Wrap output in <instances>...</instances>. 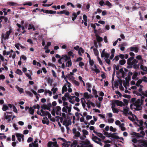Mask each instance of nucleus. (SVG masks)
<instances>
[{
  "instance_id": "1",
  "label": "nucleus",
  "mask_w": 147,
  "mask_h": 147,
  "mask_svg": "<svg viewBox=\"0 0 147 147\" xmlns=\"http://www.w3.org/2000/svg\"><path fill=\"white\" fill-rule=\"evenodd\" d=\"M134 57H131L128 58L127 60V68L128 69H130L132 67V63H135L137 62V59H134Z\"/></svg>"
},
{
  "instance_id": "2",
  "label": "nucleus",
  "mask_w": 147,
  "mask_h": 147,
  "mask_svg": "<svg viewBox=\"0 0 147 147\" xmlns=\"http://www.w3.org/2000/svg\"><path fill=\"white\" fill-rule=\"evenodd\" d=\"M141 100L140 98L137 99L135 102V103L134 105L136 106V107L134 109L136 111H140L142 110V107H141Z\"/></svg>"
},
{
  "instance_id": "3",
  "label": "nucleus",
  "mask_w": 147,
  "mask_h": 147,
  "mask_svg": "<svg viewBox=\"0 0 147 147\" xmlns=\"http://www.w3.org/2000/svg\"><path fill=\"white\" fill-rule=\"evenodd\" d=\"M80 144L82 145L80 147H84L83 146L86 145H87L85 146L86 147H93L92 145L90 144V141L87 139L85 141H81Z\"/></svg>"
},
{
  "instance_id": "4",
  "label": "nucleus",
  "mask_w": 147,
  "mask_h": 147,
  "mask_svg": "<svg viewBox=\"0 0 147 147\" xmlns=\"http://www.w3.org/2000/svg\"><path fill=\"white\" fill-rule=\"evenodd\" d=\"M40 11H42L44 13H46L48 14H55L56 13V11H53L52 10H44L43 9H42Z\"/></svg>"
},
{
  "instance_id": "5",
  "label": "nucleus",
  "mask_w": 147,
  "mask_h": 147,
  "mask_svg": "<svg viewBox=\"0 0 147 147\" xmlns=\"http://www.w3.org/2000/svg\"><path fill=\"white\" fill-rule=\"evenodd\" d=\"M7 113L11 114V112H6L4 114L5 118L6 119H7L8 122H9L11 121L12 116L11 115H7Z\"/></svg>"
},
{
  "instance_id": "6",
  "label": "nucleus",
  "mask_w": 147,
  "mask_h": 147,
  "mask_svg": "<svg viewBox=\"0 0 147 147\" xmlns=\"http://www.w3.org/2000/svg\"><path fill=\"white\" fill-rule=\"evenodd\" d=\"M137 62L135 63H132L131 67V68H133L134 69H139V66H140V65L139 64H136L138 62V61L137 60Z\"/></svg>"
},
{
  "instance_id": "7",
  "label": "nucleus",
  "mask_w": 147,
  "mask_h": 147,
  "mask_svg": "<svg viewBox=\"0 0 147 147\" xmlns=\"http://www.w3.org/2000/svg\"><path fill=\"white\" fill-rule=\"evenodd\" d=\"M42 121L43 124H46L48 125L49 124V121L47 117H44Z\"/></svg>"
},
{
  "instance_id": "8",
  "label": "nucleus",
  "mask_w": 147,
  "mask_h": 147,
  "mask_svg": "<svg viewBox=\"0 0 147 147\" xmlns=\"http://www.w3.org/2000/svg\"><path fill=\"white\" fill-rule=\"evenodd\" d=\"M133 74V73L131 72H129L127 77L125 78L126 83H128L129 81L131 80V76Z\"/></svg>"
},
{
  "instance_id": "9",
  "label": "nucleus",
  "mask_w": 147,
  "mask_h": 147,
  "mask_svg": "<svg viewBox=\"0 0 147 147\" xmlns=\"http://www.w3.org/2000/svg\"><path fill=\"white\" fill-rule=\"evenodd\" d=\"M114 103L117 106L120 107H122L123 105H124L122 101L118 100H114Z\"/></svg>"
},
{
  "instance_id": "10",
  "label": "nucleus",
  "mask_w": 147,
  "mask_h": 147,
  "mask_svg": "<svg viewBox=\"0 0 147 147\" xmlns=\"http://www.w3.org/2000/svg\"><path fill=\"white\" fill-rule=\"evenodd\" d=\"M57 13L59 14H61L63 13H65V15L67 16H69V12L65 10H63L62 11H57Z\"/></svg>"
},
{
  "instance_id": "11",
  "label": "nucleus",
  "mask_w": 147,
  "mask_h": 147,
  "mask_svg": "<svg viewBox=\"0 0 147 147\" xmlns=\"http://www.w3.org/2000/svg\"><path fill=\"white\" fill-rule=\"evenodd\" d=\"M57 144V143L56 141L54 142H49L47 144L48 147H52V145L55 146Z\"/></svg>"
},
{
  "instance_id": "12",
  "label": "nucleus",
  "mask_w": 147,
  "mask_h": 147,
  "mask_svg": "<svg viewBox=\"0 0 147 147\" xmlns=\"http://www.w3.org/2000/svg\"><path fill=\"white\" fill-rule=\"evenodd\" d=\"M16 136L18 140L20 142L21 141V138H22V139H23L24 135L22 134L19 133H17L16 134Z\"/></svg>"
},
{
  "instance_id": "13",
  "label": "nucleus",
  "mask_w": 147,
  "mask_h": 147,
  "mask_svg": "<svg viewBox=\"0 0 147 147\" xmlns=\"http://www.w3.org/2000/svg\"><path fill=\"white\" fill-rule=\"evenodd\" d=\"M61 57H63V59L65 62L68 60L69 61L71 59L70 57H68L66 55H62L61 56Z\"/></svg>"
},
{
  "instance_id": "14",
  "label": "nucleus",
  "mask_w": 147,
  "mask_h": 147,
  "mask_svg": "<svg viewBox=\"0 0 147 147\" xmlns=\"http://www.w3.org/2000/svg\"><path fill=\"white\" fill-rule=\"evenodd\" d=\"M129 111V108L127 107L125 108H124L123 113L126 116H127L128 115V112Z\"/></svg>"
},
{
  "instance_id": "15",
  "label": "nucleus",
  "mask_w": 147,
  "mask_h": 147,
  "mask_svg": "<svg viewBox=\"0 0 147 147\" xmlns=\"http://www.w3.org/2000/svg\"><path fill=\"white\" fill-rule=\"evenodd\" d=\"M96 36L97 41L98 42H100L102 41L103 38L102 37L100 36L99 35H98L97 34H96Z\"/></svg>"
},
{
  "instance_id": "16",
  "label": "nucleus",
  "mask_w": 147,
  "mask_h": 147,
  "mask_svg": "<svg viewBox=\"0 0 147 147\" xmlns=\"http://www.w3.org/2000/svg\"><path fill=\"white\" fill-rule=\"evenodd\" d=\"M9 35L8 34H6V33L4 35L3 34L2 35V38H3L4 40H6V39H8L9 38Z\"/></svg>"
},
{
  "instance_id": "17",
  "label": "nucleus",
  "mask_w": 147,
  "mask_h": 147,
  "mask_svg": "<svg viewBox=\"0 0 147 147\" xmlns=\"http://www.w3.org/2000/svg\"><path fill=\"white\" fill-rule=\"evenodd\" d=\"M40 112L41 113V116H45L47 115V114L48 113V111H45L43 109H41Z\"/></svg>"
},
{
  "instance_id": "18",
  "label": "nucleus",
  "mask_w": 147,
  "mask_h": 147,
  "mask_svg": "<svg viewBox=\"0 0 147 147\" xmlns=\"http://www.w3.org/2000/svg\"><path fill=\"white\" fill-rule=\"evenodd\" d=\"M140 68V69L143 71L147 72V67H144L142 64H141Z\"/></svg>"
},
{
  "instance_id": "19",
  "label": "nucleus",
  "mask_w": 147,
  "mask_h": 147,
  "mask_svg": "<svg viewBox=\"0 0 147 147\" xmlns=\"http://www.w3.org/2000/svg\"><path fill=\"white\" fill-rule=\"evenodd\" d=\"M72 62L71 61V59H70L66 63V67H71L72 65Z\"/></svg>"
},
{
  "instance_id": "20",
  "label": "nucleus",
  "mask_w": 147,
  "mask_h": 147,
  "mask_svg": "<svg viewBox=\"0 0 147 147\" xmlns=\"http://www.w3.org/2000/svg\"><path fill=\"white\" fill-rule=\"evenodd\" d=\"M143 81V79H139V80L137 82H136V86H139L140 85V84H141L142 82Z\"/></svg>"
},
{
  "instance_id": "21",
  "label": "nucleus",
  "mask_w": 147,
  "mask_h": 147,
  "mask_svg": "<svg viewBox=\"0 0 147 147\" xmlns=\"http://www.w3.org/2000/svg\"><path fill=\"white\" fill-rule=\"evenodd\" d=\"M72 15L73 16L71 18L72 20L73 21H74L76 19L77 16L75 12H73L72 13Z\"/></svg>"
},
{
  "instance_id": "22",
  "label": "nucleus",
  "mask_w": 147,
  "mask_h": 147,
  "mask_svg": "<svg viewBox=\"0 0 147 147\" xmlns=\"http://www.w3.org/2000/svg\"><path fill=\"white\" fill-rule=\"evenodd\" d=\"M126 63V61L125 59H123L119 61V63L121 65H123Z\"/></svg>"
},
{
  "instance_id": "23",
  "label": "nucleus",
  "mask_w": 147,
  "mask_h": 147,
  "mask_svg": "<svg viewBox=\"0 0 147 147\" xmlns=\"http://www.w3.org/2000/svg\"><path fill=\"white\" fill-rule=\"evenodd\" d=\"M16 87L21 93L23 92L24 89L23 88H20L18 86H16Z\"/></svg>"
},
{
  "instance_id": "24",
  "label": "nucleus",
  "mask_w": 147,
  "mask_h": 147,
  "mask_svg": "<svg viewBox=\"0 0 147 147\" xmlns=\"http://www.w3.org/2000/svg\"><path fill=\"white\" fill-rule=\"evenodd\" d=\"M124 124L122 123L120 125L119 127L121 128V130L122 131H124L125 130V128L124 127Z\"/></svg>"
},
{
  "instance_id": "25",
  "label": "nucleus",
  "mask_w": 147,
  "mask_h": 147,
  "mask_svg": "<svg viewBox=\"0 0 147 147\" xmlns=\"http://www.w3.org/2000/svg\"><path fill=\"white\" fill-rule=\"evenodd\" d=\"M61 108L59 106H57L56 107V111L60 112L59 115L61 116Z\"/></svg>"
},
{
  "instance_id": "26",
  "label": "nucleus",
  "mask_w": 147,
  "mask_h": 147,
  "mask_svg": "<svg viewBox=\"0 0 147 147\" xmlns=\"http://www.w3.org/2000/svg\"><path fill=\"white\" fill-rule=\"evenodd\" d=\"M16 73L19 75L21 76L22 75L23 73L21 70L19 69H17L16 71Z\"/></svg>"
},
{
  "instance_id": "27",
  "label": "nucleus",
  "mask_w": 147,
  "mask_h": 147,
  "mask_svg": "<svg viewBox=\"0 0 147 147\" xmlns=\"http://www.w3.org/2000/svg\"><path fill=\"white\" fill-rule=\"evenodd\" d=\"M29 112L31 115H33L34 112V110L32 107H30L29 109Z\"/></svg>"
},
{
  "instance_id": "28",
  "label": "nucleus",
  "mask_w": 147,
  "mask_h": 147,
  "mask_svg": "<svg viewBox=\"0 0 147 147\" xmlns=\"http://www.w3.org/2000/svg\"><path fill=\"white\" fill-rule=\"evenodd\" d=\"M8 106L6 105H3L2 108L3 110L4 111H6L8 109Z\"/></svg>"
},
{
  "instance_id": "29",
  "label": "nucleus",
  "mask_w": 147,
  "mask_h": 147,
  "mask_svg": "<svg viewBox=\"0 0 147 147\" xmlns=\"http://www.w3.org/2000/svg\"><path fill=\"white\" fill-rule=\"evenodd\" d=\"M138 73L136 72H134V74L132 76V79L133 80H135L138 76Z\"/></svg>"
},
{
  "instance_id": "30",
  "label": "nucleus",
  "mask_w": 147,
  "mask_h": 147,
  "mask_svg": "<svg viewBox=\"0 0 147 147\" xmlns=\"http://www.w3.org/2000/svg\"><path fill=\"white\" fill-rule=\"evenodd\" d=\"M104 5H107L110 7H111L112 6L111 4L109 1H106Z\"/></svg>"
},
{
  "instance_id": "31",
  "label": "nucleus",
  "mask_w": 147,
  "mask_h": 147,
  "mask_svg": "<svg viewBox=\"0 0 147 147\" xmlns=\"http://www.w3.org/2000/svg\"><path fill=\"white\" fill-rule=\"evenodd\" d=\"M68 142H68L67 141V143H63L62 144V147H63V146L65 147H69V144H68Z\"/></svg>"
},
{
  "instance_id": "32",
  "label": "nucleus",
  "mask_w": 147,
  "mask_h": 147,
  "mask_svg": "<svg viewBox=\"0 0 147 147\" xmlns=\"http://www.w3.org/2000/svg\"><path fill=\"white\" fill-rule=\"evenodd\" d=\"M64 96L66 98H67L69 100H72V98H71L68 92H66L65 93Z\"/></svg>"
},
{
  "instance_id": "33",
  "label": "nucleus",
  "mask_w": 147,
  "mask_h": 147,
  "mask_svg": "<svg viewBox=\"0 0 147 147\" xmlns=\"http://www.w3.org/2000/svg\"><path fill=\"white\" fill-rule=\"evenodd\" d=\"M47 93H49V94L50 96H51L52 94V93L51 91H50L49 90H46L45 92V93H44L46 95Z\"/></svg>"
},
{
  "instance_id": "34",
  "label": "nucleus",
  "mask_w": 147,
  "mask_h": 147,
  "mask_svg": "<svg viewBox=\"0 0 147 147\" xmlns=\"http://www.w3.org/2000/svg\"><path fill=\"white\" fill-rule=\"evenodd\" d=\"M116 134H114L113 135H112V136H108V138L111 137L113 138L118 139L119 138V137L115 135Z\"/></svg>"
},
{
  "instance_id": "35",
  "label": "nucleus",
  "mask_w": 147,
  "mask_h": 147,
  "mask_svg": "<svg viewBox=\"0 0 147 147\" xmlns=\"http://www.w3.org/2000/svg\"><path fill=\"white\" fill-rule=\"evenodd\" d=\"M84 96L86 98L89 99L90 98L89 95L87 92H85L84 93Z\"/></svg>"
},
{
  "instance_id": "36",
  "label": "nucleus",
  "mask_w": 147,
  "mask_h": 147,
  "mask_svg": "<svg viewBox=\"0 0 147 147\" xmlns=\"http://www.w3.org/2000/svg\"><path fill=\"white\" fill-rule=\"evenodd\" d=\"M67 106H66L63 107L62 109V111L63 112H65L66 113H67Z\"/></svg>"
},
{
  "instance_id": "37",
  "label": "nucleus",
  "mask_w": 147,
  "mask_h": 147,
  "mask_svg": "<svg viewBox=\"0 0 147 147\" xmlns=\"http://www.w3.org/2000/svg\"><path fill=\"white\" fill-rule=\"evenodd\" d=\"M51 90L53 91V94H55L56 92L57 91L58 88H53Z\"/></svg>"
},
{
  "instance_id": "38",
  "label": "nucleus",
  "mask_w": 147,
  "mask_h": 147,
  "mask_svg": "<svg viewBox=\"0 0 147 147\" xmlns=\"http://www.w3.org/2000/svg\"><path fill=\"white\" fill-rule=\"evenodd\" d=\"M94 54L96 56H97L98 54V52L96 49L94 48L93 49Z\"/></svg>"
},
{
  "instance_id": "39",
  "label": "nucleus",
  "mask_w": 147,
  "mask_h": 147,
  "mask_svg": "<svg viewBox=\"0 0 147 147\" xmlns=\"http://www.w3.org/2000/svg\"><path fill=\"white\" fill-rule=\"evenodd\" d=\"M133 134L136 137H142L143 136H141L138 133H136V132H134Z\"/></svg>"
},
{
  "instance_id": "40",
  "label": "nucleus",
  "mask_w": 147,
  "mask_h": 147,
  "mask_svg": "<svg viewBox=\"0 0 147 147\" xmlns=\"http://www.w3.org/2000/svg\"><path fill=\"white\" fill-rule=\"evenodd\" d=\"M110 131L115 132L117 129L115 128H114L112 126H111L110 127Z\"/></svg>"
},
{
  "instance_id": "41",
  "label": "nucleus",
  "mask_w": 147,
  "mask_h": 147,
  "mask_svg": "<svg viewBox=\"0 0 147 147\" xmlns=\"http://www.w3.org/2000/svg\"><path fill=\"white\" fill-rule=\"evenodd\" d=\"M7 4L10 5L14 6L16 4V3L13 2H7Z\"/></svg>"
},
{
  "instance_id": "42",
  "label": "nucleus",
  "mask_w": 147,
  "mask_h": 147,
  "mask_svg": "<svg viewBox=\"0 0 147 147\" xmlns=\"http://www.w3.org/2000/svg\"><path fill=\"white\" fill-rule=\"evenodd\" d=\"M32 107L34 109H37L38 110H39L40 108V106L38 104H37L36 105H34Z\"/></svg>"
},
{
  "instance_id": "43",
  "label": "nucleus",
  "mask_w": 147,
  "mask_h": 147,
  "mask_svg": "<svg viewBox=\"0 0 147 147\" xmlns=\"http://www.w3.org/2000/svg\"><path fill=\"white\" fill-rule=\"evenodd\" d=\"M112 111L114 113H118L119 112V111L118 109L116 108H114L112 109Z\"/></svg>"
},
{
  "instance_id": "44",
  "label": "nucleus",
  "mask_w": 147,
  "mask_h": 147,
  "mask_svg": "<svg viewBox=\"0 0 147 147\" xmlns=\"http://www.w3.org/2000/svg\"><path fill=\"white\" fill-rule=\"evenodd\" d=\"M75 136L76 137H78L80 136V134L79 131H77L75 134Z\"/></svg>"
},
{
  "instance_id": "45",
  "label": "nucleus",
  "mask_w": 147,
  "mask_h": 147,
  "mask_svg": "<svg viewBox=\"0 0 147 147\" xmlns=\"http://www.w3.org/2000/svg\"><path fill=\"white\" fill-rule=\"evenodd\" d=\"M136 98H132L131 99V102L132 103L133 105H134V103H135V102L136 101Z\"/></svg>"
},
{
  "instance_id": "46",
  "label": "nucleus",
  "mask_w": 147,
  "mask_h": 147,
  "mask_svg": "<svg viewBox=\"0 0 147 147\" xmlns=\"http://www.w3.org/2000/svg\"><path fill=\"white\" fill-rule=\"evenodd\" d=\"M71 96V97H72L73 98H76L75 101L76 102H78L80 101V99L79 98H78V97H76L75 96Z\"/></svg>"
},
{
  "instance_id": "47",
  "label": "nucleus",
  "mask_w": 147,
  "mask_h": 147,
  "mask_svg": "<svg viewBox=\"0 0 147 147\" xmlns=\"http://www.w3.org/2000/svg\"><path fill=\"white\" fill-rule=\"evenodd\" d=\"M71 106L72 105L70 104L69 107L67 106V109H68V113H70L71 111Z\"/></svg>"
},
{
  "instance_id": "48",
  "label": "nucleus",
  "mask_w": 147,
  "mask_h": 147,
  "mask_svg": "<svg viewBox=\"0 0 147 147\" xmlns=\"http://www.w3.org/2000/svg\"><path fill=\"white\" fill-rule=\"evenodd\" d=\"M133 94H135L138 96H141L142 94L141 93H140L138 92L137 91H135L133 92Z\"/></svg>"
},
{
  "instance_id": "49",
  "label": "nucleus",
  "mask_w": 147,
  "mask_h": 147,
  "mask_svg": "<svg viewBox=\"0 0 147 147\" xmlns=\"http://www.w3.org/2000/svg\"><path fill=\"white\" fill-rule=\"evenodd\" d=\"M20 45V44L19 43H17L15 44V47L18 49H20V47H19Z\"/></svg>"
},
{
  "instance_id": "50",
  "label": "nucleus",
  "mask_w": 147,
  "mask_h": 147,
  "mask_svg": "<svg viewBox=\"0 0 147 147\" xmlns=\"http://www.w3.org/2000/svg\"><path fill=\"white\" fill-rule=\"evenodd\" d=\"M72 143L74 145V147H76V146L78 144V141L77 140H74L73 142Z\"/></svg>"
},
{
  "instance_id": "51",
  "label": "nucleus",
  "mask_w": 147,
  "mask_h": 147,
  "mask_svg": "<svg viewBox=\"0 0 147 147\" xmlns=\"http://www.w3.org/2000/svg\"><path fill=\"white\" fill-rule=\"evenodd\" d=\"M122 96L125 98H127L128 99L130 98H131V96L129 95H127L126 94H125L122 95Z\"/></svg>"
},
{
  "instance_id": "52",
  "label": "nucleus",
  "mask_w": 147,
  "mask_h": 147,
  "mask_svg": "<svg viewBox=\"0 0 147 147\" xmlns=\"http://www.w3.org/2000/svg\"><path fill=\"white\" fill-rule=\"evenodd\" d=\"M23 5H28L30 6H31L32 5V3L31 2H27L24 4Z\"/></svg>"
},
{
  "instance_id": "53",
  "label": "nucleus",
  "mask_w": 147,
  "mask_h": 147,
  "mask_svg": "<svg viewBox=\"0 0 147 147\" xmlns=\"http://www.w3.org/2000/svg\"><path fill=\"white\" fill-rule=\"evenodd\" d=\"M115 93L117 94H118L119 97H121L122 96L121 94L118 90L115 91Z\"/></svg>"
},
{
  "instance_id": "54",
  "label": "nucleus",
  "mask_w": 147,
  "mask_h": 147,
  "mask_svg": "<svg viewBox=\"0 0 147 147\" xmlns=\"http://www.w3.org/2000/svg\"><path fill=\"white\" fill-rule=\"evenodd\" d=\"M136 59L138 60H142V56L140 55H138L136 57Z\"/></svg>"
},
{
  "instance_id": "55",
  "label": "nucleus",
  "mask_w": 147,
  "mask_h": 147,
  "mask_svg": "<svg viewBox=\"0 0 147 147\" xmlns=\"http://www.w3.org/2000/svg\"><path fill=\"white\" fill-rule=\"evenodd\" d=\"M47 106V105L45 104H43L41 106V108L42 109H43L45 110H46Z\"/></svg>"
},
{
  "instance_id": "56",
  "label": "nucleus",
  "mask_w": 147,
  "mask_h": 147,
  "mask_svg": "<svg viewBox=\"0 0 147 147\" xmlns=\"http://www.w3.org/2000/svg\"><path fill=\"white\" fill-rule=\"evenodd\" d=\"M62 90L65 91V92H66L67 90V88L66 87V85L65 84L62 88Z\"/></svg>"
},
{
  "instance_id": "57",
  "label": "nucleus",
  "mask_w": 147,
  "mask_h": 147,
  "mask_svg": "<svg viewBox=\"0 0 147 147\" xmlns=\"http://www.w3.org/2000/svg\"><path fill=\"white\" fill-rule=\"evenodd\" d=\"M9 30L8 31H7L6 32V34H9V35H10L11 33L13 31L11 29V28H9Z\"/></svg>"
},
{
  "instance_id": "58",
  "label": "nucleus",
  "mask_w": 147,
  "mask_h": 147,
  "mask_svg": "<svg viewBox=\"0 0 147 147\" xmlns=\"http://www.w3.org/2000/svg\"><path fill=\"white\" fill-rule=\"evenodd\" d=\"M26 94L30 96L31 97H32L33 96V94L31 93L29 91H27L26 92Z\"/></svg>"
},
{
  "instance_id": "59",
  "label": "nucleus",
  "mask_w": 147,
  "mask_h": 147,
  "mask_svg": "<svg viewBox=\"0 0 147 147\" xmlns=\"http://www.w3.org/2000/svg\"><path fill=\"white\" fill-rule=\"evenodd\" d=\"M51 71L53 76L55 78H56L57 77V75L55 71L53 70H52Z\"/></svg>"
},
{
  "instance_id": "60",
  "label": "nucleus",
  "mask_w": 147,
  "mask_h": 147,
  "mask_svg": "<svg viewBox=\"0 0 147 147\" xmlns=\"http://www.w3.org/2000/svg\"><path fill=\"white\" fill-rule=\"evenodd\" d=\"M82 132L83 134L85 135H88V132L85 129H83L82 130Z\"/></svg>"
},
{
  "instance_id": "61",
  "label": "nucleus",
  "mask_w": 147,
  "mask_h": 147,
  "mask_svg": "<svg viewBox=\"0 0 147 147\" xmlns=\"http://www.w3.org/2000/svg\"><path fill=\"white\" fill-rule=\"evenodd\" d=\"M13 109V111L16 113H17L18 112L17 109L16 107L14 105H13L12 107Z\"/></svg>"
},
{
  "instance_id": "62",
  "label": "nucleus",
  "mask_w": 147,
  "mask_h": 147,
  "mask_svg": "<svg viewBox=\"0 0 147 147\" xmlns=\"http://www.w3.org/2000/svg\"><path fill=\"white\" fill-rule=\"evenodd\" d=\"M104 55V57H105L106 59H107L109 57L110 54L108 53H106Z\"/></svg>"
},
{
  "instance_id": "63",
  "label": "nucleus",
  "mask_w": 147,
  "mask_h": 147,
  "mask_svg": "<svg viewBox=\"0 0 147 147\" xmlns=\"http://www.w3.org/2000/svg\"><path fill=\"white\" fill-rule=\"evenodd\" d=\"M119 59V55H117L115 57L114 59H113V60H115V61H117Z\"/></svg>"
},
{
  "instance_id": "64",
  "label": "nucleus",
  "mask_w": 147,
  "mask_h": 147,
  "mask_svg": "<svg viewBox=\"0 0 147 147\" xmlns=\"http://www.w3.org/2000/svg\"><path fill=\"white\" fill-rule=\"evenodd\" d=\"M83 19L85 22H87V16L85 14H84L83 15Z\"/></svg>"
}]
</instances>
